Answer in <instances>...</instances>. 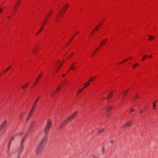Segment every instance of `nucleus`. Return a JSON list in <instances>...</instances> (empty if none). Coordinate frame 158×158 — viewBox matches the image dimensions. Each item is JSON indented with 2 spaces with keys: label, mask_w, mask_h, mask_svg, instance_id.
Here are the masks:
<instances>
[{
  "label": "nucleus",
  "mask_w": 158,
  "mask_h": 158,
  "mask_svg": "<svg viewBox=\"0 0 158 158\" xmlns=\"http://www.w3.org/2000/svg\"><path fill=\"white\" fill-rule=\"evenodd\" d=\"M8 19H10V16H8Z\"/></svg>",
  "instance_id": "obj_49"
},
{
  "label": "nucleus",
  "mask_w": 158,
  "mask_h": 158,
  "mask_svg": "<svg viewBox=\"0 0 158 158\" xmlns=\"http://www.w3.org/2000/svg\"><path fill=\"white\" fill-rule=\"evenodd\" d=\"M105 99V98H103L102 99V100H104V99Z\"/></svg>",
  "instance_id": "obj_48"
},
{
  "label": "nucleus",
  "mask_w": 158,
  "mask_h": 158,
  "mask_svg": "<svg viewBox=\"0 0 158 158\" xmlns=\"http://www.w3.org/2000/svg\"><path fill=\"white\" fill-rule=\"evenodd\" d=\"M23 148H24V147H23V144L21 143V145H20L19 148L23 149Z\"/></svg>",
  "instance_id": "obj_31"
},
{
  "label": "nucleus",
  "mask_w": 158,
  "mask_h": 158,
  "mask_svg": "<svg viewBox=\"0 0 158 158\" xmlns=\"http://www.w3.org/2000/svg\"><path fill=\"white\" fill-rule=\"evenodd\" d=\"M106 149L104 147H103L102 148V154H103L105 152Z\"/></svg>",
  "instance_id": "obj_22"
},
{
  "label": "nucleus",
  "mask_w": 158,
  "mask_h": 158,
  "mask_svg": "<svg viewBox=\"0 0 158 158\" xmlns=\"http://www.w3.org/2000/svg\"><path fill=\"white\" fill-rule=\"evenodd\" d=\"M149 57H150V58L152 57V55H150V56H149Z\"/></svg>",
  "instance_id": "obj_53"
},
{
  "label": "nucleus",
  "mask_w": 158,
  "mask_h": 158,
  "mask_svg": "<svg viewBox=\"0 0 158 158\" xmlns=\"http://www.w3.org/2000/svg\"><path fill=\"white\" fill-rule=\"evenodd\" d=\"M127 60V59H126L125 60V61H126Z\"/></svg>",
  "instance_id": "obj_54"
},
{
  "label": "nucleus",
  "mask_w": 158,
  "mask_h": 158,
  "mask_svg": "<svg viewBox=\"0 0 158 158\" xmlns=\"http://www.w3.org/2000/svg\"><path fill=\"white\" fill-rule=\"evenodd\" d=\"M51 128L45 126L43 129V131L45 135H47Z\"/></svg>",
  "instance_id": "obj_8"
},
{
  "label": "nucleus",
  "mask_w": 158,
  "mask_h": 158,
  "mask_svg": "<svg viewBox=\"0 0 158 158\" xmlns=\"http://www.w3.org/2000/svg\"><path fill=\"white\" fill-rule=\"evenodd\" d=\"M33 111H32L30 110L29 112V113L27 116V118H26V120H27L31 116V114Z\"/></svg>",
  "instance_id": "obj_16"
},
{
  "label": "nucleus",
  "mask_w": 158,
  "mask_h": 158,
  "mask_svg": "<svg viewBox=\"0 0 158 158\" xmlns=\"http://www.w3.org/2000/svg\"><path fill=\"white\" fill-rule=\"evenodd\" d=\"M79 31H77V33H79Z\"/></svg>",
  "instance_id": "obj_61"
},
{
  "label": "nucleus",
  "mask_w": 158,
  "mask_h": 158,
  "mask_svg": "<svg viewBox=\"0 0 158 158\" xmlns=\"http://www.w3.org/2000/svg\"><path fill=\"white\" fill-rule=\"evenodd\" d=\"M62 64V63L61 64H60V66H61Z\"/></svg>",
  "instance_id": "obj_62"
},
{
  "label": "nucleus",
  "mask_w": 158,
  "mask_h": 158,
  "mask_svg": "<svg viewBox=\"0 0 158 158\" xmlns=\"http://www.w3.org/2000/svg\"><path fill=\"white\" fill-rule=\"evenodd\" d=\"M135 66H138V65H139V64H138V63H137L136 64H135Z\"/></svg>",
  "instance_id": "obj_44"
},
{
  "label": "nucleus",
  "mask_w": 158,
  "mask_h": 158,
  "mask_svg": "<svg viewBox=\"0 0 158 158\" xmlns=\"http://www.w3.org/2000/svg\"><path fill=\"white\" fill-rule=\"evenodd\" d=\"M29 83H28L27 84H26L25 85H23V86H22V89L24 90L25 89V88L28 86V84Z\"/></svg>",
  "instance_id": "obj_19"
},
{
  "label": "nucleus",
  "mask_w": 158,
  "mask_h": 158,
  "mask_svg": "<svg viewBox=\"0 0 158 158\" xmlns=\"http://www.w3.org/2000/svg\"><path fill=\"white\" fill-rule=\"evenodd\" d=\"M110 143L111 144H113L114 143V141L113 140H111L110 141Z\"/></svg>",
  "instance_id": "obj_37"
},
{
  "label": "nucleus",
  "mask_w": 158,
  "mask_h": 158,
  "mask_svg": "<svg viewBox=\"0 0 158 158\" xmlns=\"http://www.w3.org/2000/svg\"><path fill=\"white\" fill-rule=\"evenodd\" d=\"M98 26H96L95 28H94V29H93V31H96L97 29H98Z\"/></svg>",
  "instance_id": "obj_34"
},
{
  "label": "nucleus",
  "mask_w": 158,
  "mask_h": 158,
  "mask_svg": "<svg viewBox=\"0 0 158 158\" xmlns=\"http://www.w3.org/2000/svg\"><path fill=\"white\" fill-rule=\"evenodd\" d=\"M60 88L59 87H58L57 89H56V90L57 91V92L58 91V89H60Z\"/></svg>",
  "instance_id": "obj_40"
},
{
  "label": "nucleus",
  "mask_w": 158,
  "mask_h": 158,
  "mask_svg": "<svg viewBox=\"0 0 158 158\" xmlns=\"http://www.w3.org/2000/svg\"><path fill=\"white\" fill-rule=\"evenodd\" d=\"M104 130V129L103 128L101 127H98L97 129V131L98 133H102L103 131Z\"/></svg>",
  "instance_id": "obj_11"
},
{
  "label": "nucleus",
  "mask_w": 158,
  "mask_h": 158,
  "mask_svg": "<svg viewBox=\"0 0 158 158\" xmlns=\"http://www.w3.org/2000/svg\"><path fill=\"white\" fill-rule=\"evenodd\" d=\"M36 50L35 49H33V54H35V52H36Z\"/></svg>",
  "instance_id": "obj_39"
},
{
  "label": "nucleus",
  "mask_w": 158,
  "mask_h": 158,
  "mask_svg": "<svg viewBox=\"0 0 158 158\" xmlns=\"http://www.w3.org/2000/svg\"><path fill=\"white\" fill-rule=\"evenodd\" d=\"M142 111H139V113H142Z\"/></svg>",
  "instance_id": "obj_59"
},
{
  "label": "nucleus",
  "mask_w": 158,
  "mask_h": 158,
  "mask_svg": "<svg viewBox=\"0 0 158 158\" xmlns=\"http://www.w3.org/2000/svg\"><path fill=\"white\" fill-rule=\"evenodd\" d=\"M149 39H148L149 40H152L154 38V37L152 36L149 35Z\"/></svg>",
  "instance_id": "obj_23"
},
{
  "label": "nucleus",
  "mask_w": 158,
  "mask_h": 158,
  "mask_svg": "<svg viewBox=\"0 0 158 158\" xmlns=\"http://www.w3.org/2000/svg\"><path fill=\"white\" fill-rule=\"evenodd\" d=\"M39 98V97H38L35 100L34 102L32 105V107L31 109V110L32 111H33L34 109H35L37 102L38 101Z\"/></svg>",
  "instance_id": "obj_6"
},
{
  "label": "nucleus",
  "mask_w": 158,
  "mask_h": 158,
  "mask_svg": "<svg viewBox=\"0 0 158 158\" xmlns=\"http://www.w3.org/2000/svg\"><path fill=\"white\" fill-rule=\"evenodd\" d=\"M3 11L2 9L1 8H0V14L2 13V12Z\"/></svg>",
  "instance_id": "obj_41"
},
{
  "label": "nucleus",
  "mask_w": 158,
  "mask_h": 158,
  "mask_svg": "<svg viewBox=\"0 0 158 158\" xmlns=\"http://www.w3.org/2000/svg\"><path fill=\"white\" fill-rule=\"evenodd\" d=\"M43 29V27H41V28L40 29V30H39L38 31V32H37L36 33V35H38L40 33V32H41V30Z\"/></svg>",
  "instance_id": "obj_27"
},
{
  "label": "nucleus",
  "mask_w": 158,
  "mask_h": 158,
  "mask_svg": "<svg viewBox=\"0 0 158 158\" xmlns=\"http://www.w3.org/2000/svg\"><path fill=\"white\" fill-rule=\"evenodd\" d=\"M20 158V156L17 155L16 158Z\"/></svg>",
  "instance_id": "obj_43"
},
{
  "label": "nucleus",
  "mask_w": 158,
  "mask_h": 158,
  "mask_svg": "<svg viewBox=\"0 0 158 158\" xmlns=\"http://www.w3.org/2000/svg\"><path fill=\"white\" fill-rule=\"evenodd\" d=\"M89 85V81H88L86 84L85 85L84 88H86L87 85Z\"/></svg>",
  "instance_id": "obj_25"
},
{
  "label": "nucleus",
  "mask_w": 158,
  "mask_h": 158,
  "mask_svg": "<svg viewBox=\"0 0 158 158\" xmlns=\"http://www.w3.org/2000/svg\"><path fill=\"white\" fill-rule=\"evenodd\" d=\"M53 95H54L53 94H52V95H52V96H53Z\"/></svg>",
  "instance_id": "obj_58"
},
{
  "label": "nucleus",
  "mask_w": 158,
  "mask_h": 158,
  "mask_svg": "<svg viewBox=\"0 0 158 158\" xmlns=\"http://www.w3.org/2000/svg\"><path fill=\"white\" fill-rule=\"evenodd\" d=\"M51 128L45 126L43 129V131L45 135H47Z\"/></svg>",
  "instance_id": "obj_7"
},
{
  "label": "nucleus",
  "mask_w": 158,
  "mask_h": 158,
  "mask_svg": "<svg viewBox=\"0 0 158 158\" xmlns=\"http://www.w3.org/2000/svg\"><path fill=\"white\" fill-rule=\"evenodd\" d=\"M11 68V66H10L7 68L6 69L4 70L3 72L4 73H6V72H7Z\"/></svg>",
  "instance_id": "obj_20"
},
{
  "label": "nucleus",
  "mask_w": 158,
  "mask_h": 158,
  "mask_svg": "<svg viewBox=\"0 0 158 158\" xmlns=\"http://www.w3.org/2000/svg\"><path fill=\"white\" fill-rule=\"evenodd\" d=\"M135 66V65H134L133 66V67H134Z\"/></svg>",
  "instance_id": "obj_56"
},
{
  "label": "nucleus",
  "mask_w": 158,
  "mask_h": 158,
  "mask_svg": "<svg viewBox=\"0 0 158 158\" xmlns=\"http://www.w3.org/2000/svg\"><path fill=\"white\" fill-rule=\"evenodd\" d=\"M69 71V70H68V71L67 72V73H68Z\"/></svg>",
  "instance_id": "obj_55"
},
{
  "label": "nucleus",
  "mask_w": 158,
  "mask_h": 158,
  "mask_svg": "<svg viewBox=\"0 0 158 158\" xmlns=\"http://www.w3.org/2000/svg\"><path fill=\"white\" fill-rule=\"evenodd\" d=\"M52 126V121L49 119L47 120V123L45 126L51 128Z\"/></svg>",
  "instance_id": "obj_5"
},
{
  "label": "nucleus",
  "mask_w": 158,
  "mask_h": 158,
  "mask_svg": "<svg viewBox=\"0 0 158 158\" xmlns=\"http://www.w3.org/2000/svg\"><path fill=\"white\" fill-rule=\"evenodd\" d=\"M21 117V115L20 116L19 118H20Z\"/></svg>",
  "instance_id": "obj_64"
},
{
  "label": "nucleus",
  "mask_w": 158,
  "mask_h": 158,
  "mask_svg": "<svg viewBox=\"0 0 158 158\" xmlns=\"http://www.w3.org/2000/svg\"><path fill=\"white\" fill-rule=\"evenodd\" d=\"M16 135V134L12 135V136L10 137V139L9 141V142L8 143V144H7V149H6V152L7 153H8L10 151V144H11V142L12 141V140L15 138Z\"/></svg>",
  "instance_id": "obj_4"
},
{
  "label": "nucleus",
  "mask_w": 158,
  "mask_h": 158,
  "mask_svg": "<svg viewBox=\"0 0 158 158\" xmlns=\"http://www.w3.org/2000/svg\"><path fill=\"white\" fill-rule=\"evenodd\" d=\"M94 53V52L92 54H91V56H93Z\"/></svg>",
  "instance_id": "obj_46"
},
{
  "label": "nucleus",
  "mask_w": 158,
  "mask_h": 158,
  "mask_svg": "<svg viewBox=\"0 0 158 158\" xmlns=\"http://www.w3.org/2000/svg\"><path fill=\"white\" fill-rule=\"evenodd\" d=\"M123 62H124V61H123L122 62H121V63H120L119 64H121V63H123Z\"/></svg>",
  "instance_id": "obj_51"
},
{
  "label": "nucleus",
  "mask_w": 158,
  "mask_h": 158,
  "mask_svg": "<svg viewBox=\"0 0 158 158\" xmlns=\"http://www.w3.org/2000/svg\"><path fill=\"white\" fill-rule=\"evenodd\" d=\"M42 75V74H40L37 77L35 81L36 82H37L39 81V79L41 78Z\"/></svg>",
  "instance_id": "obj_17"
},
{
  "label": "nucleus",
  "mask_w": 158,
  "mask_h": 158,
  "mask_svg": "<svg viewBox=\"0 0 158 158\" xmlns=\"http://www.w3.org/2000/svg\"><path fill=\"white\" fill-rule=\"evenodd\" d=\"M7 121L6 120H5L2 123V124L0 126V129L1 130L4 128L6 125Z\"/></svg>",
  "instance_id": "obj_9"
},
{
  "label": "nucleus",
  "mask_w": 158,
  "mask_h": 158,
  "mask_svg": "<svg viewBox=\"0 0 158 158\" xmlns=\"http://www.w3.org/2000/svg\"><path fill=\"white\" fill-rule=\"evenodd\" d=\"M69 6V4L67 3L66 4V6H64V7H65L66 8H67Z\"/></svg>",
  "instance_id": "obj_36"
},
{
  "label": "nucleus",
  "mask_w": 158,
  "mask_h": 158,
  "mask_svg": "<svg viewBox=\"0 0 158 158\" xmlns=\"http://www.w3.org/2000/svg\"><path fill=\"white\" fill-rule=\"evenodd\" d=\"M131 121H129L125 123L123 126V128H125L127 127H130L131 125Z\"/></svg>",
  "instance_id": "obj_10"
},
{
  "label": "nucleus",
  "mask_w": 158,
  "mask_h": 158,
  "mask_svg": "<svg viewBox=\"0 0 158 158\" xmlns=\"http://www.w3.org/2000/svg\"><path fill=\"white\" fill-rule=\"evenodd\" d=\"M57 19H58V18H56V19H55V22H57L58 21V20H57Z\"/></svg>",
  "instance_id": "obj_42"
},
{
  "label": "nucleus",
  "mask_w": 158,
  "mask_h": 158,
  "mask_svg": "<svg viewBox=\"0 0 158 158\" xmlns=\"http://www.w3.org/2000/svg\"><path fill=\"white\" fill-rule=\"evenodd\" d=\"M44 148V147L38 144L35 151V154L37 156L40 155Z\"/></svg>",
  "instance_id": "obj_2"
},
{
  "label": "nucleus",
  "mask_w": 158,
  "mask_h": 158,
  "mask_svg": "<svg viewBox=\"0 0 158 158\" xmlns=\"http://www.w3.org/2000/svg\"><path fill=\"white\" fill-rule=\"evenodd\" d=\"M135 97H136V98H138V96H137V95H136V96H135Z\"/></svg>",
  "instance_id": "obj_47"
},
{
  "label": "nucleus",
  "mask_w": 158,
  "mask_h": 158,
  "mask_svg": "<svg viewBox=\"0 0 158 158\" xmlns=\"http://www.w3.org/2000/svg\"><path fill=\"white\" fill-rule=\"evenodd\" d=\"M21 0H17L16 2L15 5V8H16L17 6H18L20 3Z\"/></svg>",
  "instance_id": "obj_15"
},
{
  "label": "nucleus",
  "mask_w": 158,
  "mask_h": 158,
  "mask_svg": "<svg viewBox=\"0 0 158 158\" xmlns=\"http://www.w3.org/2000/svg\"><path fill=\"white\" fill-rule=\"evenodd\" d=\"M66 10H64V12H66Z\"/></svg>",
  "instance_id": "obj_60"
},
{
  "label": "nucleus",
  "mask_w": 158,
  "mask_h": 158,
  "mask_svg": "<svg viewBox=\"0 0 158 158\" xmlns=\"http://www.w3.org/2000/svg\"><path fill=\"white\" fill-rule=\"evenodd\" d=\"M47 135L44 136L40 141V143L38 144V145L44 147L45 146V144L47 141Z\"/></svg>",
  "instance_id": "obj_3"
},
{
  "label": "nucleus",
  "mask_w": 158,
  "mask_h": 158,
  "mask_svg": "<svg viewBox=\"0 0 158 158\" xmlns=\"http://www.w3.org/2000/svg\"><path fill=\"white\" fill-rule=\"evenodd\" d=\"M77 114V112H75L72 115L69 117H68L66 120L63 121L59 126V129L62 128L64 125L66 124L68 121H71L74 119L75 117Z\"/></svg>",
  "instance_id": "obj_1"
},
{
  "label": "nucleus",
  "mask_w": 158,
  "mask_h": 158,
  "mask_svg": "<svg viewBox=\"0 0 158 158\" xmlns=\"http://www.w3.org/2000/svg\"><path fill=\"white\" fill-rule=\"evenodd\" d=\"M123 62H124V61H123L122 62H121V63H120L119 64H121V63H123Z\"/></svg>",
  "instance_id": "obj_52"
},
{
  "label": "nucleus",
  "mask_w": 158,
  "mask_h": 158,
  "mask_svg": "<svg viewBox=\"0 0 158 158\" xmlns=\"http://www.w3.org/2000/svg\"><path fill=\"white\" fill-rule=\"evenodd\" d=\"M148 57V56L147 55H145L142 58V60H145L147 57Z\"/></svg>",
  "instance_id": "obj_29"
},
{
  "label": "nucleus",
  "mask_w": 158,
  "mask_h": 158,
  "mask_svg": "<svg viewBox=\"0 0 158 158\" xmlns=\"http://www.w3.org/2000/svg\"><path fill=\"white\" fill-rule=\"evenodd\" d=\"M84 88H85L84 87V88H83L82 89V90Z\"/></svg>",
  "instance_id": "obj_63"
},
{
  "label": "nucleus",
  "mask_w": 158,
  "mask_h": 158,
  "mask_svg": "<svg viewBox=\"0 0 158 158\" xmlns=\"http://www.w3.org/2000/svg\"><path fill=\"white\" fill-rule=\"evenodd\" d=\"M93 158H100V157L94 155H92Z\"/></svg>",
  "instance_id": "obj_30"
},
{
  "label": "nucleus",
  "mask_w": 158,
  "mask_h": 158,
  "mask_svg": "<svg viewBox=\"0 0 158 158\" xmlns=\"http://www.w3.org/2000/svg\"><path fill=\"white\" fill-rule=\"evenodd\" d=\"M131 57H130V58H129V59H131Z\"/></svg>",
  "instance_id": "obj_57"
},
{
  "label": "nucleus",
  "mask_w": 158,
  "mask_h": 158,
  "mask_svg": "<svg viewBox=\"0 0 158 158\" xmlns=\"http://www.w3.org/2000/svg\"><path fill=\"white\" fill-rule=\"evenodd\" d=\"M135 111V110L134 109H132L130 110V113H131V112H132L133 111Z\"/></svg>",
  "instance_id": "obj_38"
},
{
  "label": "nucleus",
  "mask_w": 158,
  "mask_h": 158,
  "mask_svg": "<svg viewBox=\"0 0 158 158\" xmlns=\"http://www.w3.org/2000/svg\"><path fill=\"white\" fill-rule=\"evenodd\" d=\"M112 96L113 93L112 91H111V92L108 94V96L106 98L108 100H109L112 97Z\"/></svg>",
  "instance_id": "obj_12"
},
{
  "label": "nucleus",
  "mask_w": 158,
  "mask_h": 158,
  "mask_svg": "<svg viewBox=\"0 0 158 158\" xmlns=\"http://www.w3.org/2000/svg\"><path fill=\"white\" fill-rule=\"evenodd\" d=\"M82 90L81 89H79L77 94L76 95V97H77L78 96V93H79V92H82Z\"/></svg>",
  "instance_id": "obj_26"
},
{
  "label": "nucleus",
  "mask_w": 158,
  "mask_h": 158,
  "mask_svg": "<svg viewBox=\"0 0 158 158\" xmlns=\"http://www.w3.org/2000/svg\"><path fill=\"white\" fill-rule=\"evenodd\" d=\"M108 40L107 39L103 40L101 42V44H105L106 42V41Z\"/></svg>",
  "instance_id": "obj_21"
},
{
  "label": "nucleus",
  "mask_w": 158,
  "mask_h": 158,
  "mask_svg": "<svg viewBox=\"0 0 158 158\" xmlns=\"http://www.w3.org/2000/svg\"><path fill=\"white\" fill-rule=\"evenodd\" d=\"M46 23V21H44V22H43V23L42 24V27H43L44 25V24H45V23Z\"/></svg>",
  "instance_id": "obj_35"
},
{
  "label": "nucleus",
  "mask_w": 158,
  "mask_h": 158,
  "mask_svg": "<svg viewBox=\"0 0 158 158\" xmlns=\"http://www.w3.org/2000/svg\"><path fill=\"white\" fill-rule=\"evenodd\" d=\"M26 135H25L21 141V143H23L25 139Z\"/></svg>",
  "instance_id": "obj_24"
},
{
  "label": "nucleus",
  "mask_w": 158,
  "mask_h": 158,
  "mask_svg": "<svg viewBox=\"0 0 158 158\" xmlns=\"http://www.w3.org/2000/svg\"><path fill=\"white\" fill-rule=\"evenodd\" d=\"M128 92V90H127L124 92H123V93L124 94V95H126Z\"/></svg>",
  "instance_id": "obj_33"
},
{
  "label": "nucleus",
  "mask_w": 158,
  "mask_h": 158,
  "mask_svg": "<svg viewBox=\"0 0 158 158\" xmlns=\"http://www.w3.org/2000/svg\"><path fill=\"white\" fill-rule=\"evenodd\" d=\"M96 76H95V77H93V79L90 78V81H94V80L96 78Z\"/></svg>",
  "instance_id": "obj_32"
},
{
  "label": "nucleus",
  "mask_w": 158,
  "mask_h": 158,
  "mask_svg": "<svg viewBox=\"0 0 158 158\" xmlns=\"http://www.w3.org/2000/svg\"><path fill=\"white\" fill-rule=\"evenodd\" d=\"M23 149L19 148V151H18V153H17V155L18 156H20L22 152L23 151Z\"/></svg>",
  "instance_id": "obj_14"
},
{
  "label": "nucleus",
  "mask_w": 158,
  "mask_h": 158,
  "mask_svg": "<svg viewBox=\"0 0 158 158\" xmlns=\"http://www.w3.org/2000/svg\"><path fill=\"white\" fill-rule=\"evenodd\" d=\"M153 109H156V104H155V103H153Z\"/></svg>",
  "instance_id": "obj_28"
},
{
  "label": "nucleus",
  "mask_w": 158,
  "mask_h": 158,
  "mask_svg": "<svg viewBox=\"0 0 158 158\" xmlns=\"http://www.w3.org/2000/svg\"><path fill=\"white\" fill-rule=\"evenodd\" d=\"M58 70H58V69H56V72H58Z\"/></svg>",
  "instance_id": "obj_45"
},
{
  "label": "nucleus",
  "mask_w": 158,
  "mask_h": 158,
  "mask_svg": "<svg viewBox=\"0 0 158 158\" xmlns=\"http://www.w3.org/2000/svg\"><path fill=\"white\" fill-rule=\"evenodd\" d=\"M75 64V63H73L72 64L71 66L70 67V69L72 70H74L75 69V68H74V66Z\"/></svg>",
  "instance_id": "obj_18"
},
{
  "label": "nucleus",
  "mask_w": 158,
  "mask_h": 158,
  "mask_svg": "<svg viewBox=\"0 0 158 158\" xmlns=\"http://www.w3.org/2000/svg\"><path fill=\"white\" fill-rule=\"evenodd\" d=\"M64 76H65V75H64V74H63V75H62V77H64Z\"/></svg>",
  "instance_id": "obj_50"
},
{
  "label": "nucleus",
  "mask_w": 158,
  "mask_h": 158,
  "mask_svg": "<svg viewBox=\"0 0 158 158\" xmlns=\"http://www.w3.org/2000/svg\"><path fill=\"white\" fill-rule=\"evenodd\" d=\"M111 108L112 107L110 106L109 105L107 106L105 108V109L106 110V112H108V111H110L111 109Z\"/></svg>",
  "instance_id": "obj_13"
}]
</instances>
